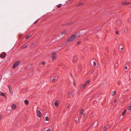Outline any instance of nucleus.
<instances>
[{
	"instance_id": "2f4dec72",
	"label": "nucleus",
	"mask_w": 131,
	"mask_h": 131,
	"mask_svg": "<svg viewBox=\"0 0 131 131\" xmlns=\"http://www.w3.org/2000/svg\"><path fill=\"white\" fill-rule=\"evenodd\" d=\"M66 33H65L64 32H62L61 33V35H65V34H66Z\"/></svg>"
},
{
	"instance_id": "ddd939ff",
	"label": "nucleus",
	"mask_w": 131,
	"mask_h": 131,
	"mask_svg": "<svg viewBox=\"0 0 131 131\" xmlns=\"http://www.w3.org/2000/svg\"><path fill=\"white\" fill-rule=\"evenodd\" d=\"M86 86V85L85 84H84L83 85H82L81 87V89H83Z\"/></svg>"
},
{
	"instance_id": "6ab92c4d",
	"label": "nucleus",
	"mask_w": 131,
	"mask_h": 131,
	"mask_svg": "<svg viewBox=\"0 0 131 131\" xmlns=\"http://www.w3.org/2000/svg\"><path fill=\"white\" fill-rule=\"evenodd\" d=\"M78 68H79V71H80L82 69V67L81 66H78Z\"/></svg>"
},
{
	"instance_id": "f03ea898",
	"label": "nucleus",
	"mask_w": 131,
	"mask_h": 131,
	"mask_svg": "<svg viewBox=\"0 0 131 131\" xmlns=\"http://www.w3.org/2000/svg\"><path fill=\"white\" fill-rule=\"evenodd\" d=\"M20 63V61L18 60L15 62L13 66V69L15 68Z\"/></svg>"
},
{
	"instance_id": "cd10ccee",
	"label": "nucleus",
	"mask_w": 131,
	"mask_h": 131,
	"mask_svg": "<svg viewBox=\"0 0 131 131\" xmlns=\"http://www.w3.org/2000/svg\"><path fill=\"white\" fill-rule=\"evenodd\" d=\"M129 77L130 79H131V72L130 73Z\"/></svg>"
},
{
	"instance_id": "f704fd0d",
	"label": "nucleus",
	"mask_w": 131,
	"mask_h": 131,
	"mask_svg": "<svg viewBox=\"0 0 131 131\" xmlns=\"http://www.w3.org/2000/svg\"><path fill=\"white\" fill-rule=\"evenodd\" d=\"M120 84H121V83L120 82H118L117 83V84L118 85H120Z\"/></svg>"
},
{
	"instance_id": "412c9836",
	"label": "nucleus",
	"mask_w": 131,
	"mask_h": 131,
	"mask_svg": "<svg viewBox=\"0 0 131 131\" xmlns=\"http://www.w3.org/2000/svg\"><path fill=\"white\" fill-rule=\"evenodd\" d=\"M31 36H30L29 35H27V36L26 37V38H25L26 39H28L29 38H30V37Z\"/></svg>"
},
{
	"instance_id": "b1692460",
	"label": "nucleus",
	"mask_w": 131,
	"mask_h": 131,
	"mask_svg": "<svg viewBox=\"0 0 131 131\" xmlns=\"http://www.w3.org/2000/svg\"><path fill=\"white\" fill-rule=\"evenodd\" d=\"M71 93L70 92H68V95L69 96V97H72V96H70V95H71Z\"/></svg>"
},
{
	"instance_id": "6e6552de",
	"label": "nucleus",
	"mask_w": 131,
	"mask_h": 131,
	"mask_svg": "<svg viewBox=\"0 0 131 131\" xmlns=\"http://www.w3.org/2000/svg\"><path fill=\"white\" fill-rule=\"evenodd\" d=\"M130 2H127L126 1H124L122 3H121L122 5H128L129 3H130Z\"/></svg>"
},
{
	"instance_id": "f8f14e48",
	"label": "nucleus",
	"mask_w": 131,
	"mask_h": 131,
	"mask_svg": "<svg viewBox=\"0 0 131 131\" xmlns=\"http://www.w3.org/2000/svg\"><path fill=\"white\" fill-rule=\"evenodd\" d=\"M77 59V57H74L73 58V60L72 62H73V63L75 62Z\"/></svg>"
},
{
	"instance_id": "58836bf2",
	"label": "nucleus",
	"mask_w": 131,
	"mask_h": 131,
	"mask_svg": "<svg viewBox=\"0 0 131 131\" xmlns=\"http://www.w3.org/2000/svg\"><path fill=\"white\" fill-rule=\"evenodd\" d=\"M80 42H79H79H77V43L78 44H80Z\"/></svg>"
},
{
	"instance_id": "4c0bfd02",
	"label": "nucleus",
	"mask_w": 131,
	"mask_h": 131,
	"mask_svg": "<svg viewBox=\"0 0 131 131\" xmlns=\"http://www.w3.org/2000/svg\"><path fill=\"white\" fill-rule=\"evenodd\" d=\"M2 115H0V120L2 119Z\"/></svg>"
},
{
	"instance_id": "39448f33",
	"label": "nucleus",
	"mask_w": 131,
	"mask_h": 131,
	"mask_svg": "<svg viewBox=\"0 0 131 131\" xmlns=\"http://www.w3.org/2000/svg\"><path fill=\"white\" fill-rule=\"evenodd\" d=\"M80 113L84 117L85 115V113L84 112V110L83 109H81V110Z\"/></svg>"
},
{
	"instance_id": "a211bd4d",
	"label": "nucleus",
	"mask_w": 131,
	"mask_h": 131,
	"mask_svg": "<svg viewBox=\"0 0 131 131\" xmlns=\"http://www.w3.org/2000/svg\"><path fill=\"white\" fill-rule=\"evenodd\" d=\"M126 112V111H125V110H124L122 114V116H124L125 115Z\"/></svg>"
},
{
	"instance_id": "20e7f679",
	"label": "nucleus",
	"mask_w": 131,
	"mask_h": 131,
	"mask_svg": "<svg viewBox=\"0 0 131 131\" xmlns=\"http://www.w3.org/2000/svg\"><path fill=\"white\" fill-rule=\"evenodd\" d=\"M37 115L39 117H40L42 116V113L39 110L37 111Z\"/></svg>"
},
{
	"instance_id": "79ce46f5",
	"label": "nucleus",
	"mask_w": 131,
	"mask_h": 131,
	"mask_svg": "<svg viewBox=\"0 0 131 131\" xmlns=\"http://www.w3.org/2000/svg\"><path fill=\"white\" fill-rule=\"evenodd\" d=\"M127 66H126L125 67V69H127Z\"/></svg>"
},
{
	"instance_id": "9d476101",
	"label": "nucleus",
	"mask_w": 131,
	"mask_h": 131,
	"mask_svg": "<svg viewBox=\"0 0 131 131\" xmlns=\"http://www.w3.org/2000/svg\"><path fill=\"white\" fill-rule=\"evenodd\" d=\"M16 107V106L15 104H13L12 107V109L13 110H14L15 109Z\"/></svg>"
},
{
	"instance_id": "37998d69",
	"label": "nucleus",
	"mask_w": 131,
	"mask_h": 131,
	"mask_svg": "<svg viewBox=\"0 0 131 131\" xmlns=\"http://www.w3.org/2000/svg\"><path fill=\"white\" fill-rule=\"evenodd\" d=\"M116 34H118V32L117 31H116Z\"/></svg>"
},
{
	"instance_id": "dca6fc26",
	"label": "nucleus",
	"mask_w": 131,
	"mask_h": 131,
	"mask_svg": "<svg viewBox=\"0 0 131 131\" xmlns=\"http://www.w3.org/2000/svg\"><path fill=\"white\" fill-rule=\"evenodd\" d=\"M83 5V3H81L77 5V6H82Z\"/></svg>"
},
{
	"instance_id": "a878e982",
	"label": "nucleus",
	"mask_w": 131,
	"mask_h": 131,
	"mask_svg": "<svg viewBox=\"0 0 131 131\" xmlns=\"http://www.w3.org/2000/svg\"><path fill=\"white\" fill-rule=\"evenodd\" d=\"M107 129V128L106 127H104L103 129V131H105Z\"/></svg>"
},
{
	"instance_id": "e433bc0d",
	"label": "nucleus",
	"mask_w": 131,
	"mask_h": 131,
	"mask_svg": "<svg viewBox=\"0 0 131 131\" xmlns=\"http://www.w3.org/2000/svg\"><path fill=\"white\" fill-rule=\"evenodd\" d=\"M8 88H9V90L10 91L11 90H10V85H8Z\"/></svg>"
},
{
	"instance_id": "72a5a7b5",
	"label": "nucleus",
	"mask_w": 131,
	"mask_h": 131,
	"mask_svg": "<svg viewBox=\"0 0 131 131\" xmlns=\"http://www.w3.org/2000/svg\"><path fill=\"white\" fill-rule=\"evenodd\" d=\"M45 61H43L42 62V63L43 65H44L45 64Z\"/></svg>"
},
{
	"instance_id": "a19ab883",
	"label": "nucleus",
	"mask_w": 131,
	"mask_h": 131,
	"mask_svg": "<svg viewBox=\"0 0 131 131\" xmlns=\"http://www.w3.org/2000/svg\"><path fill=\"white\" fill-rule=\"evenodd\" d=\"M116 100H115L114 101V103H115L116 102Z\"/></svg>"
},
{
	"instance_id": "f3484780",
	"label": "nucleus",
	"mask_w": 131,
	"mask_h": 131,
	"mask_svg": "<svg viewBox=\"0 0 131 131\" xmlns=\"http://www.w3.org/2000/svg\"><path fill=\"white\" fill-rule=\"evenodd\" d=\"M62 5V4H60L58 5L57 6L58 8H60L61 7Z\"/></svg>"
},
{
	"instance_id": "5701e85b",
	"label": "nucleus",
	"mask_w": 131,
	"mask_h": 131,
	"mask_svg": "<svg viewBox=\"0 0 131 131\" xmlns=\"http://www.w3.org/2000/svg\"><path fill=\"white\" fill-rule=\"evenodd\" d=\"M78 119H78V118L76 117L74 118V121L75 122H77V121H78Z\"/></svg>"
},
{
	"instance_id": "c85d7f7f",
	"label": "nucleus",
	"mask_w": 131,
	"mask_h": 131,
	"mask_svg": "<svg viewBox=\"0 0 131 131\" xmlns=\"http://www.w3.org/2000/svg\"><path fill=\"white\" fill-rule=\"evenodd\" d=\"M89 82V80H87L85 82V83L86 84H88Z\"/></svg>"
},
{
	"instance_id": "7ed1b4c3",
	"label": "nucleus",
	"mask_w": 131,
	"mask_h": 131,
	"mask_svg": "<svg viewBox=\"0 0 131 131\" xmlns=\"http://www.w3.org/2000/svg\"><path fill=\"white\" fill-rule=\"evenodd\" d=\"M6 54L5 52H3L0 54V57L2 59H4L6 57Z\"/></svg>"
},
{
	"instance_id": "49530a36",
	"label": "nucleus",
	"mask_w": 131,
	"mask_h": 131,
	"mask_svg": "<svg viewBox=\"0 0 131 131\" xmlns=\"http://www.w3.org/2000/svg\"><path fill=\"white\" fill-rule=\"evenodd\" d=\"M67 107L68 108L69 107V105H68V106H67Z\"/></svg>"
},
{
	"instance_id": "7c9ffc66",
	"label": "nucleus",
	"mask_w": 131,
	"mask_h": 131,
	"mask_svg": "<svg viewBox=\"0 0 131 131\" xmlns=\"http://www.w3.org/2000/svg\"><path fill=\"white\" fill-rule=\"evenodd\" d=\"M38 21V19H37L34 22V24H36Z\"/></svg>"
},
{
	"instance_id": "4468645a",
	"label": "nucleus",
	"mask_w": 131,
	"mask_h": 131,
	"mask_svg": "<svg viewBox=\"0 0 131 131\" xmlns=\"http://www.w3.org/2000/svg\"><path fill=\"white\" fill-rule=\"evenodd\" d=\"M116 93V92L115 91H113L112 92V96H114Z\"/></svg>"
},
{
	"instance_id": "aec40b11",
	"label": "nucleus",
	"mask_w": 131,
	"mask_h": 131,
	"mask_svg": "<svg viewBox=\"0 0 131 131\" xmlns=\"http://www.w3.org/2000/svg\"><path fill=\"white\" fill-rule=\"evenodd\" d=\"M45 120L46 121H48L49 120V118L47 117H45Z\"/></svg>"
},
{
	"instance_id": "473e14b6",
	"label": "nucleus",
	"mask_w": 131,
	"mask_h": 131,
	"mask_svg": "<svg viewBox=\"0 0 131 131\" xmlns=\"http://www.w3.org/2000/svg\"><path fill=\"white\" fill-rule=\"evenodd\" d=\"M45 131H51L50 129H48V130H47Z\"/></svg>"
},
{
	"instance_id": "1a4fd4ad",
	"label": "nucleus",
	"mask_w": 131,
	"mask_h": 131,
	"mask_svg": "<svg viewBox=\"0 0 131 131\" xmlns=\"http://www.w3.org/2000/svg\"><path fill=\"white\" fill-rule=\"evenodd\" d=\"M128 27H125L124 29V31L126 33H127L128 32Z\"/></svg>"
},
{
	"instance_id": "9b49d317",
	"label": "nucleus",
	"mask_w": 131,
	"mask_h": 131,
	"mask_svg": "<svg viewBox=\"0 0 131 131\" xmlns=\"http://www.w3.org/2000/svg\"><path fill=\"white\" fill-rule=\"evenodd\" d=\"M58 102L57 101H56V102L54 103V105L56 107L58 106Z\"/></svg>"
},
{
	"instance_id": "a18cd8bd",
	"label": "nucleus",
	"mask_w": 131,
	"mask_h": 131,
	"mask_svg": "<svg viewBox=\"0 0 131 131\" xmlns=\"http://www.w3.org/2000/svg\"><path fill=\"white\" fill-rule=\"evenodd\" d=\"M127 21H129V19H128Z\"/></svg>"
},
{
	"instance_id": "2eb2a0df",
	"label": "nucleus",
	"mask_w": 131,
	"mask_h": 131,
	"mask_svg": "<svg viewBox=\"0 0 131 131\" xmlns=\"http://www.w3.org/2000/svg\"><path fill=\"white\" fill-rule=\"evenodd\" d=\"M24 102L25 104L26 105H28L29 104L28 101L27 100H26Z\"/></svg>"
},
{
	"instance_id": "ea45409f",
	"label": "nucleus",
	"mask_w": 131,
	"mask_h": 131,
	"mask_svg": "<svg viewBox=\"0 0 131 131\" xmlns=\"http://www.w3.org/2000/svg\"><path fill=\"white\" fill-rule=\"evenodd\" d=\"M96 103V101H95L93 102V103L94 104H95Z\"/></svg>"
},
{
	"instance_id": "393cba45",
	"label": "nucleus",
	"mask_w": 131,
	"mask_h": 131,
	"mask_svg": "<svg viewBox=\"0 0 131 131\" xmlns=\"http://www.w3.org/2000/svg\"><path fill=\"white\" fill-rule=\"evenodd\" d=\"M127 108L129 110H130L131 109V104H130V105Z\"/></svg>"
},
{
	"instance_id": "bb28decb",
	"label": "nucleus",
	"mask_w": 131,
	"mask_h": 131,
	"mask_svg": "<svg viewBox=\"0 0 131 131\" xmlns=\"http://www.w3.org/2000/svg\"><path fill=\"white\" fill-rule=\"evenodd\" d=\"M93 63H94V64H93L94 66H96V62L95 61H94L93 62Z\"/></svg>"
},
{
	"instance_id": "423d86ee",
	"label": "nucleus",
	"mask_w": 131,
	"mask_h": 131,
	"mask_svg": "<svg viewBox=\"0 0 131 131\" xmlns=\"http://www.w3.org/2000/svg\"><path fill=\"white\" fill-rule=\"evenodd\" d=\"M52 59H54L56 58L55 56V52H53L52 53Z\"/></svg>"
},
{
	"instance_id": "0eeeda50",
	"label": "nucleus",
	"mask_w": 131,
	"mask_h": 131,
	"mask_svg": "<svg viewBox=\"0 0 131 131\" xmlns=\"http://www.w3.org/2000/svg\"><path fill=\"white\" fill-rule=\"evenodd\" d=\"M28 43H26L24 45L22 46L21 48L22 49H24L26 48L28 46Z\"/></svg>"
},
{
	"instance_id": "4be33fe9",
	"label": "nucleus",
	"mask_w": 131,
	"mask_h": 131,
	"mask_svg": "<svg viewBox=\"0 0 131 131\" xmlns=\"http://www.w3.org/2000/svg\"><path fill=\"white\" fill-rule=\"evenodd\" d=\"M0 93L1 94H0V95H1V96H3L4 97H5V95H4L3 93H2V92H0Z\"/></svg>"
},
{
	"instance_id": "de8ad7c7",
	"label": "nucleus",
	"mask_w": 131,
	"mask_h": 131,
	"mask_svg": "<svg viewBox=\"0 0 131 131\" xmlns=\"http://www.w3.org/2000/svg\"><path fill=\"white\" fill-rule=\"evenodd\" d=\"M73 84H74V85H75V84L74 83Z\"/></svg>"
},
{
	"instance_id": "c9c22d12",
	"label": "nucleus",
	"mask_w": 131,
	"mask_h": 131,
	"mask_svg": "<svg viewBox=\"0 0 131 131\" xmlns=\"http://www.w3.org/2000/svg\"><path fill=\"white\" fill-rule=\"evenodd\" d=\"M55 81V79H53L52 80V81L53 82H54Z\"/></svg>"
},
{
	"instance_id": "f257e3e1",
	"label": "nucleus",
	"mask_w": 131,
	"mask_h": 131,
	"mask_svg": "<svg viewBox=\"0 0 131 131\" xmlns=\"http://www.w3.org/2000/svg\"><path fill=\"white\" fill-rule=\"evenodd\" d=\"M80 35L79 33L77 32L74 34L72 35L70 37H68V39L66 40V43L68 44L70 42H73L76 37H78Z\"/></svg>"
},
{
	"instance_id": "c756f323",
	"label": "nucleus",
	"mask_w": 131,
	"mask_h": 131,
	"mask_svg": "<svg viewBox=\"0 0 131 131\" xmlns=\"http://www.w3.org/2000/svg\"><path fill=\"white\" fill-rule=\"evenodd\" d=\"M97 73H96V74H95V75H94V78H96L97 77Z\"/></svg>"
},
{
	"instance_id": "c03bdc74",
	"label": "nucleus",
	"mask_w": 131,
	"mask_h": 131,
	"mask_svg": "<svg viewBox=\"0 0 131 131\" xmlns=\"http://www.w3.org/2000/svg\"><path fill=\"white\" fill-rule=\"evenodd\" d=\"M123 49V48H121V49L122 50Z\"/></svg>"
},
{
	"instance_id": "09e8293b",
	"label": "nucleus",
	"mask_w": 131,
	"mask_h": 131,
	"mask_svg": "<svg viewBox=\"0 0 131 131\" xmlns=\"http://www.w3.org/2000/svg\"><path fill=\"white\" fill-rule=\"evenodd\" d=\"M130 131H131V129H130Z\"/></svg>"
}]
</instances>
